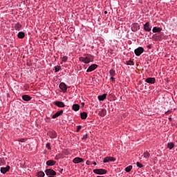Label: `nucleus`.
<instances>
[{
  "label": "nucleus",
  "mask_w": 177,
  "mask_h": 177,
  "mask_svg": "<svg viewBox=\"0 0 177 177\" xmlns=\"http://www.w3.org/2000/svg\"><path fill=\"white\" fill-rule=\"evenodd\" d=\"M22 100H24V102H30L31 97L28 95H22Z\"/></svg>",
  "instance_id": "dca6fc26"
},
{
  "label": "nucleus",
  "mask_w": 177,
  "mask_h": 177,
  "mask_svg": "<svg viewBox=\"0 0 177 177\" xmlns=\"http://www.w3.org/2000/svg\"><path fill=\"white\" fill-rule=\"evenodd\" d=\"M72 109L73 110V111H78V110H80V105H78L77 104H75L72 106Z\"/></svg>",
  "instance_id": "412c9836"
},
{
  "label": "nucleus",
  "mask_w": 177,
  "mask_h": 177,
  "mask_svg": "<svg viewBox=\"0 0 177 177\" xmlns=\"http://www.w3.org/2000/svg\"><path fill=\"white\" fill-rule=\"evenodd\" d=\"M82 106H85V103L82 102Z\"/></svg>",
  "instance_id": "49530a36"
},
{
  "label": "nucleus",
  "mask_w": 177,
  "mask_h": 177,
  "mask_svg": "<svg viewBox=\"0 0 177 177\" xmlns=\"http://www.w3.org/2000/svg\"><path fill=\"white\" fill-rule=\"evenodd\" d=\"M46 164L48 167H53V165H56V161H55L53 160H48Z\"/></svg>",
  "instance_id": "2eb2a0df"
},
{
  "label": "nucleus",
  "mask_w": 177,
  "mask_h": 177,
  "mask_svg": "<svg viewBox=\"0 0 177 177\" xmlns=\"http://www.w3.org/2000/svg\"><path fill=\"white\" fill-rule=\"evenodd\" d=\"M145 82L147 84H156V78L155 77H148L146 79Z\"/></svg>",
  "instance_id": "9d476101"
},
{
  "label": "nucleus",
  "mask_w": 177,
  "mask_h": 177,
  "mask_svg": "<svg viewBox=\"0 0 177 177\" xmlns=\"http://www.w3.org/2000/svg\"><path fill=\"white\" fill-rule=\"evenodd\" d=\"M104 14H105V15H107V11H104Z\"/></svg>",
  "instance_id": "09e8293b"
},
{
  "label": "nucleus",
  "mask_w": 177,
  "mask_h": 177,
  "mask_svg": "<svg viewBox=\"0 0 177 177\" xmlns=\"http://www.w3.org/2000/svg\"><path fill=\"white\" fill-rule=\"evenodd\" d=\"M67 60H68V57L67 56L62 57V62H64V63H66V62H67Z\"/></svg>",
  "instance_id": "473e14b6"
},
{
  "label": "nucleus",
  "mask_w": 177,
  "mask_h": 177,
  "mask_svg": "<svg viewBox=\"0 0 177 177\" xmlns=\"http://www.w3.org/2000/svg\"><path fill=\"white\" fill-rule=\"evenodd\" d=\"M19 142H21V143H23V142H24V139H20V140H19Z\"/></svg>",
  "instance_id": "79ce46f5"
},
{
  "label": "nucleus",
  "mask_w": 177,
  "mask_h": 177,
  "mask_svg": "<svg viewBox=\"0 0 177 177\" xmlns=\"http://www.w3.org/2000/svg\"><path fill=\"white\" fill-rule=\"evenodd\" d=\"M162 30V29L161 28L157 26L153 27L152 29L153 32H161Z\"/></svg>",
  "instance_id": "a211bd4d"
},
{
  "label": "nucleus",
  "mask_w": 177,
  "mask_h": 177,
  "mask_svg": "<svg viewBox=\"0 0 177 177\" xmlns=\"http://www.w3.org/2000/svg\"><path fill=\"white\" fill-rule=\"evenodd\" d=\"M136 165L138 168H143V165H142V163L137 162H136Z\"/></svg>",
  "instance_id": "72a5a7b5"
},
{
  "label": "nucleus",
  "mask_w": 177,
  "mask_h": 177,
  "mask_svg": "<svg viewBox=\"0 0 177 177\" xmlns=\"http://www.w3.org/2000/svg\"><path fill=\"white\" fill-rule=\"evenodd\" d=\"M143 157L144 158H146L147 160H149V157H150V153H149V151H145L144 153H143Z\"/></svg>",
  "instance_id": "393cba45"
},
{
  "label": "nucleus",
  "mask_w": 177,
  "mask_h": 177,
  "mask_svg": "<svg viewBox=\"0 0 177 177\" xmlns=\"http://www.w3.org/2000/svg\"><path fill=\"white\" fill-rule=\"evenodd\" d=\"M93 172L97 175H104L107 174V170L104 169H95L93 171Z\"/></svg>",
  "instance_id": "f03ea898"
},
{
  "label": "nucleus",
  "mask_w": 177,
  "mask_h": 177,
  "mask_svg": "<svg viewBox=\"0 0 177 177\" xmlns=\"http://www.w3.org/2000/svg\"><path fill=\"white\" fill-rule=\"evenodd\" d=\"M64 153L66 156H68V154H70V151H68V150H65Z\"/></svg>",
  "instance_id": "58836bf2"
},
{
  "label": "nucleus",
  "mask_w": 177,
  "mask_h": 177,
  "mask_svg": "<svg viewBox=\"0 0 177 177\" xmlns=\"http://www.w3.org/2000/svg\"><path fill=\"white\" fill-rule=\"evenodd\" d=\"M37 177H44L45 176V173L44 171H39L37 173Z\"/></svg>",
  "instance_id": "a878e982"
},
{
  "label": "nucleus",
  "mask_w": 177,
  "mask_h": 177,
  "mask_svg": "<svg viewBox=\"0 0 177 177\" xmlns=\"http://www.w3.org/2000/svg\"><path fill=\"white\" fill-rule=\"evenodd\" d=\"M59 172H60L61 174H63V169H61V170L59 171Z\"/></svg>",
  "instance_id": "a18cd8bd"
},
{
  "label": "nucleus",
  "mask_w": 177,
  "mask_h": 177,
  "mask_svg": "<svg viewBox=\"0 0 177 177\" xmlns=\"http://www.w3.org/2000/svg\"><path fill=\"white\" fill-rule=\"evenodd\" d=\"M72 30H74V28H71Z\"/></svg>",
  "instance_id": "8fccbe9b"
},
{
  "label": "nucleus",
  "mask_w": 177,
  "mask_h": 177,
  "mask_svg": "<svg viewBox=\"0 0 177 177\" xmlns=\"http://www.w3.org/2000/svg\"><path fill=\"white\" fill-rule=\"evenodd\" d=\"M18 38L23 39L26 37V34L24 32H19L17 35Z\"/></svg>",
  "instance_id": "4be33fe9"
},
{
  "label": "nucleus",
  "mask_w": 177,
  "mask_h": 177,
  "mask_svg": "<svg viewBox=\"0 0 177 177\" xmlns=\"http://www.w3.org/2000/svg\"><path fill=\"white\" fill-rule=\"evenodd\" d=\"M64 113L63 110L58 111L57 113H55L54 115H52V118H57V117H60V115H62Z\"/></svg>",
  "instance_id": "f8f14e48"
},
{
  "label": "nucleus",
  "mask_w": 177,
  "mask_h": 177,
  "mask_svg": "<svg viewBox=\"0 0 177 177\" xmlns=\"http://www.w3.org/2000/svg\"><path fill=\"white\" fill-rule=\"evenodd\" d=\"M9 169H10V166H7L6 167H1L0 171L1 174H6V172H9Z\"/></svg>",
  "instance_id": "ddd939ff"
},
{
  "label": "nucleus",
  "mask_w": 177,
  "mask_h": 177,
  "mask_svg": "<svg viewBox=\"0 0 177 177\" xmlns=\"http://www.w3.org/2000/svg\"><path fill=\"white\" fill-rule=\"evenodd\" d=\"M110 80L112 81V82H114L115 81V80L114 79V77L113 76H111L110 77Z\"/></svg>",
  "instance_id": "ea45409f"
},
{
  "label": "nucleus",
  "mask_w": 177,
  "mask_h": 177,
  "mask_svg": "<svg viewBox=\"0 0 177 177\" xmlns=\"http://www.w3.org/2000/svg\"><path fill=\"white\" fill-rule=\"evenodd\" d=\"M86 165H92V162L91 160H86Z\"/></svg>",
  "instance_id": "4c0bfd02"
},
{
  "label": "nucleus",
  "mask_w": 177,
  "mask_h": 177,
  "mask_svg": "<svg viewBox=\"0 0 177 177\" xmlns=\"http://www.w3.org/2000/svg\"><path fill=\"white\" fill-rule=\"evenodd\" d=\"M115 158L114 157H111V156H106L104 158L103 160V162L106 163V162H110V161L111 162H114L115 161Z\"/></svg>",
  "instance_id": "423d86ee"
},
{
  "label": "nucleus",
  "mask_w": 177,
  "mask_h": 177,
  "mask_svg": "<svg viewBox=\"0 0 177 177\" xmlns=\"http://www.w3.org/2000/svg\"><path fill=\"white\" fill-rule=\"evenodd\" d=\"M46 175L47 176H55L56 175V171L52 169H47L45 170Z\"/></svg>",
  "instance_id": "39448f33"
},
{
  "label": "nucleus",
  "mask_w": 177,
  "mask_h": 177,
  "mask_svg": "<svg viewBox=\"0 0 177 177\" xmlns=\"http://www.w3.org/2000/svg\"><path fill=\"white\" fill-rule=\"evenodd\" d=\"M86 139H88V134H85L82 137L83 140H86Z\"/></svg>",
  "instance_id": "e433bc0d"
},
{
  "label": "nucleus",
  "mask_w": 177,
  "mask_h": 177,
  "mask_svg": "<svg viewBox=\"0 0 177 177\" xmlns=\"http://www.w3.org/2000/svg\"><path fill=\"white\" fill-rule=\"evenodd\" d=\"M126 64H127V66H134V65H135V63L133 62V61L129 60V61H127V62H126Z\"/></svg>",
  "instance_id": "bb28decb"
},
{
  "label": "nucleus",
  "mask_w": 177,
  "mask_h": 177,
  "mask_svg": "<svg viewBox=\"0 0 177 177\" xmlns=\"http://www.w3.org/2000/svg\"><path fill=\"white\" fill-rule=\"evenodd\" d=\"M5 164V159L3 158H0V167L4 165Z\"/></svg>",
  "instance_id": "2f4dec72"
},
{
  "label": "nucleus",
  "mask_w": 177,
  "mask_h": 177,
  "mask_svg": "<svg viewBox=\"0 0 177 177\" xmlns=\"http://www.w3.org/2000/svg\"><path fill=\"white\" fill-rule=\"evenodd\" d=\"M15 28L17 31H20L21 28V24L17 23L15 25Z\"/></svg>",
  "instance_id": "5701e85b"
},
{
  "label": "nucleus",
  "mask_w": 177,
  "mask_h": 177,
  "mask_svg": "<svg viewBox=\"0 0 177 177\" xmlns=\"http://www.w3.org/2000/svg\"><path fill=\"white\" fill-rule=\"evenodd\" d=\"M147 48L148 49H151V45H150V44L147 45Z\"/></svg>",
  "instance_id": "a19ab883"
},
{
  "label": "nucleus",
  "mask_w": 177,
  "mask_h": 177,
  "mask_svg": "<svg viewBox=\"0 0 177 177\" xmlns=\"http://www.w3.org/2000/svg\"><path fill=\"white\" fill-rule=\"evenodd\" d=\"M132 168H133L132 165H129L125 168V171L127 172H129L130 171H132Z\"/></svg>",
  "instance_id": "7c9ffc66"
},
{
  "label": "nucleus",
  "mask_w": 177,
  "mask_h": 177,
  "mask_svg": "<svg viewBox=\"0 0 177 177\" xmlns=\"http://www.w3.org/2000/svg\"><path fill=\"white\" fill-rule=\"evenodd\" d=\"M165 114H166V115L169 114V111H166V112L165 113Z\"/></svg>",
  "instance_id": "37998d69"
},
{
  "label": "nucleus",
  "mask_w": 177,
  "mask_h": 177,
  "mask_svg": "<svg viewBox=\"0 0 177 177\" xmlns=\"http://www.w3.org/2000/svg\"><path fill=\"white\" fill-rule=\"evenodd\" d=\"M143 52H145V48H143V47H141V46H140L134 50V53H135L136 56H138V57L140 56V55H142V53H143Z\"/></svg>",
  "instance_id": "7ed1b4c3"
},
{
  "label": "nucleus",
  "mask_w": 177,
  "mask_h": 177,
  "mask_svg": "<svg viewBox=\"0 0 177 177\" xmlns=\"http://www.w3.org/2000/svg\"><path fill=\"white\" fill-rule=\"evenodd\" d=\"M84 56L85 57H80L79 60L85 64H88V63L93 62V59H95V56L91 54H84Z\"/></svg>",
  "instance_id": "f257e3e1"
},
{
  "label": "nucleus",
  "mask_w": 177,
  "mask_h": 177,
  "mask_svg": "<svg viewBox=\"0 0 177 177\" xmlns=\"http://www.w3.org/2000/svg\"><path fill=\"white\" fill-rule=\"evenodd\" d=\"M172 120L171 118H169V120L171 121Z\"/></svg>",
  "instance_id": "de8ad7c7"
},
{
  "label": "nucleus",
  "mask_w": 177,
  "mask_h": 177,
  "mask_svg": "<svg viewBox=\"0 0 177 177\" xmlns=\"http://www.w3.org/2000/svg\"><path fill=\"white\" fill-rule=\"evenodd\" d=\"M50 137L51 139H56L57 138V133L56 131H53L50 133Z\"/></svg>",
  "instance_id": "6ab92c4d"
},
{
  "label": "nucleus",
  "mask_w": 177,
  "mask_h": 177,
  "mask_svg": "<svg viewBox=\"0 0 177 177\" xmlns=\"http://www.w3.org/2000/svg\"><path fill=\"white\" fill-rule=\"evenodd\" d=\"M109 74L110 75H111V77H114V75H115V71L113 69H111L109 71Z\"/></svg>",
  "instance_id": "c756f323"
},
{
  "label": "nucleus",
  "mask_w": 177,
  "mask_h": 177,
  "mask_svg": "<svg viewBox=\"0 0 177 177\" xmlns=\"http://www.w3.org/2000/svg\"><path fill=\"white\" fill-rule=\"evenodd\" d=\"M53 104H55V106H57V107H60L61 109L63 107H66V104H64V102L60 101L54 102Z\"/></svg>",
  "instance_id": "1a4fd4ad"
},
{
  "label": "nucleus",
  "mask_w": 177,
  "mask_h": 177,
  "mask_svg": "<svg viewBox=\"0 0 177 177\" xmlns=\"http://www.w3.org/2000/svg\"><path fill=\"white\" fill-rule=\"evenodd\" d=\"M74 164H80V162H84V159L82 158L76 157L73 160Z\"/></svg>",
  "instance_id": "9b49d317"
},
{
  "label": "nucleus",
  "mask_w": 177,
  "mask_h": 177,
  "mask_svg": "<svg viewBox=\"0 0 177 177\" xmlns=\"http://www.w3.org/2000/svg\"><path fill=\"white\" fill-rule=\"evenodd\" d=\"M93 165H97V163H96V162H93Z\"/></svg>",
  "instance_id": "c03bdc74"
},
{
  "label": "nucleus",
  "mask_w": 177,
  "mask_h": 177,
  "mask_svg": "<svg viewBox=\"0 0 177 177\" xmlns=\"http://www.w3.org/2000/svg\"><path fill=\"white\" fill-rule=\"evenodd\" d=\"M59 88L61 89V91L64 93L67 92V84H66V83L64 82H61L59 84Z\"/></svg>",
  "instance_id": "6e6552de"
},
{
  "label": "nucleus",
  "mask_w": 177,
  "mask_h": 177,
  "mask_svg": "<svg viewBox=\"0 0 177 177\" xmlns=\"http://www.w3.org/2000/svg\"><path fill=\"white\" fill-rule=\"evenodd\" d=\"M167 147L169 149V150H172L173 147H175V144L174 142H168Z\"/></svg>",
  "instance_id": "b1692460"
},
{
  "label": "nucleus",
  "mask_w": 177,
  "mask_h": 177,
  "mask_svg": "<svg viewBox=\"0 0 177 177\" xmlns=\"http://www.w3.org/2000/svg\"><path fill=\"white\" fill-rule=\"evenodd\" d=\"M46 147H47V149H48V150H51V149H52V147H50V143H47V144L46 145Z\"/></svg>",
  "instance_id": "f704fd0d"
},
{
  "label": "nucleus",
  "mask_w": 177,
  "mask_h": 177,
  "mask_svg": "<svg viewBox=\"0 0 177 177\" xmlns=\"http://www.w3.org/2000/svg\"><path fill=\"white\" fill-rule=\"evenodd\" d=\"M97 68V64H93L91 65L86 70V73H92V71H94V70H96Z\"/></svg>",
  "instance_id": "0eeeda50"
},
{
  "label": "nucleus",
  "mask_w": 177,
  "mask_h": 177,
  "mask_svg": "<svg viewBox=\"0 0 177 177\" xmlns=\"http://www.w3.org/2000/svg\"><path fill=\"white\" fill-rule=\"evenodd\" d=\"M80 117L82 120H86L88 117V113H86V112H82L80 113Z\"/></svg>",
  "instance_id": "aec40b11"
},
{
  "label": "nucleus",
  "mask_w": 177,
  "mask_h": 177,
  "mask_svg": "<svg viewBox=\"0 0 177 177\" xmlns=\"http://www.w3.org/2000/svg\"><path fill=\"white\" fill-rule=\"evenodd\" d=\"M107 114V111L104 109H102L99 113L98 115L100 117H105V115Z\"/></svg>",
  "instance_id": "4468645a"
},
{
  "label": "nucleus",
  "mask_w": 177,
  "mask_h": 177,
  "mask_svg": "<svg viewBox=\"0 0 177 177\" xmlns=\"http://www.w3.org/2000/svg\"><path fill=\"white\" fill-rule=\"evenodd\" d=\"M54 70L55 71V73H58V71H60V70H62V66H56L54 67Z\"/></svg>",
  "instance_id": "cd10ccee"
},
{
  "label": "nucleus",
  "mask_w": 177,
  "mask_h": 177,
  "mask_svg": "<svg viewBox=\"0 0 177 177\" xmlns=\"http://www.w3.org/2000/svg\"><path fill=\"white\" fill-rule=\"evenodd\" d=\"M155 41H161V35H154Z\"/></svg>",
  "instance_id": "c85d7f7f"
},
{
  "label": "nucleus",
  "mask_w": 177,
  "mask_h": 177,
  "mask_svg": "<svg viewBox=\"0 0 177 177\" xmlns=\"http://www.w3.org/2000/svg\"><path fill=\"white\" fill-rule=\"evenodd\" d=\"M106 96H107V94H106V93L101 95H98V97H97L98 100L100 102H103V100H104L106 99Z\"/></svg>",
  "instance_id": "f3484780"
},
{
  "label": "nucleus",
  "mask_w": 177,
  "mask_h": 177,
  "mask_svg": "<svg viewBox=\"0 0 177 177\" xmlns=\"http://www.w3.org/2000/svg\"><path fill=\"white\" fill-rule=\"evenodd\" d=\"M143 30H145L146 32H150L151 31V26H150V22H146L143 25Z\"/></svg>",
  "instance_id": "20e7f679"
},
{
  "label": "nucleus",
  "mask_w": 177,
  "mask_h": 177,
  "mask_svg": "<svg viewBox=\"0 0 177 177\" xmlns=\"http://www.w3.org/2000/svg\"><path fill=\"white\" fill-rule=\"evenodd\" d=\"M82 128V126L78 125L77 128V130H76V132H80V131H81Z\"/></svg>",
  "instance_id": "c9c22d12"
}]
</instances>
